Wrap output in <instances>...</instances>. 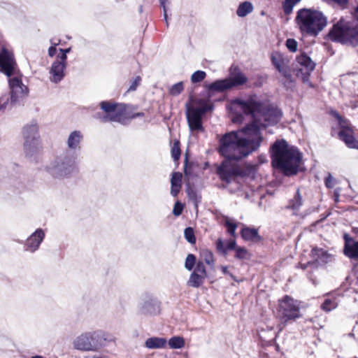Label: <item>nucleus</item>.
I'll return each instance as SVG.
<instances>
[{
	"instance_id": "f257e3e1",
	"label": "nucleus",
	"mask_w": 358,
	"mask_h": 358,
	"mask_svg": "<svg viewBox=\"0 0 358 358\" xmlns=\"http://www.w3.org/2000/svg\"><path fill=\"white\" fill-rule=\"evenodd\" d=\"M237 109L253 117L252 124L244 128L226 133L219 140L218 152L225 159L217 167V173L222 180L230 182L235 177H245L254 171L253 166L242 167L235 162L256 151L262 142V129L277 124L282 112L277 108H264L254 98L236 100Z\"/></svg>"
},
{
	"instance_id": "f03ea898",
	"label": "nucleus",
	"mask_w": 358,
	"mask_h": 358,
	"mask_svg": "<svg viewBox=\"0 0 358 358\" xmlns=\"http://www.w3.org/2000/svg\"><path fill=\"white\" fill-rule=\"evenodd\" d=\"M272 166L280 169L286 176L297 173L301 160L302 155L299 150L288 144L284 140H277L271 147Z\"/></svg>"
},
{
	"instance_id": "7ed1b4c3",
	"label": "nucleus",
	"mask_w": 358,
	"mask_h": 358,
	"mask_svg": "<svg viewBox=\"0 0 358 358\" xmlns=\"http://www.w3.org/2000/svg\"><path fill=\"white\" fill-rule=\"evenodd\" d=\"M296 23L303 35L315 37L327 24L324 15L317 10L301 8L296 13Z\"/></svg>"
},
{
	"instance_id": "20e7f679",
	"label": "nucleus",
	"mask_w": 358,
	"mask_h": 358,
	"mask_svg": "<svg viewBox=\"0 0 358 358\" xmlns=\"http://www.w3.org/2000/svg\"><path fill=\"white\" fill-rule=\"evenodd\" d=\"M115 338L110 334L96 330L87 331L77 336L73 341L74 349L83 352H98Z\"/></svg>"
},
{
	"instance_id": "39448f33",
	"label": "nucleus",
	"mask_w": 358,
	"mask_h": 358,
	"mask_svg": "<svg viewBox=\"0 0 358 358\" xmlns=\"http://www.w3.org/2000/svg\"><path fill=\"white\" fill-rule=\"evenodd\" d=\"M76 156L64 153L55 157L46 166V171L55 179L71 178L78 172Z\"/></svg>"
},
{
	"instance_id": "423d86ee",
	"label": "nucleus",
	"mask_w": 358,
	"mask_h": 358,
	"mask_svg": "<svg viewBox=\"0 0 358 358\" xmlns=\"http://www.w3.org/2000/svg\"><path fill=\"white\" fill-rule=\"evenodd\" d=\"M23 148L26 157L35 159L42 151L39 135V127L36 120H31L24 125L22 130Z\"/></svg>"
},
{
	"instance_id": "0eeeda50",
	"label": "nucleus",
	"mask_w": 358,
	"mask_h": 358,
	"mask_svg": "<svg viewBox=\"0 0 358 358\" xmlns=\"http://www.w3.org/2000/svg\"><path fill=\"white\" fill-rule=\"evenodd\" d=\"M213 106L210 101L206 99H196L193 105H186V117L189 129L192 132L203 131L202 117L208 111L211 110Z\"/></svg>"
},
{
	"instance_id": "6e6552de",
	"label": "nucleus",
	"mask_w": 358,
	"mask_h": 358,
	"mask_svg": "<svg viewBox=\"0 0 358 358\" xmlns=\"http://www.w3.org/2000/svg\"><path fill=\"white\" fill-rule=\"evenodd\" d=\"M17 66L15 72L8 77V85L10 90V98L2 102L3 108H12L20 105L29 94L28 87L22 81V75L17 72Z\"/></svg>"
},
{
	"instance_id": "1a4fd4ad",
	"label": "nucleus",
	"mask_w": 358,
	"mask_h": 358,
	"mask_svg": "<svg viewBox=\"0 0 358 358\" xmlns=\"http://www.w3.org/2000/svg\"><path fill=\"white\" fill-rule=\"evenodd\" d=\"M278 313L281 316L282 322L278 325V332L275 334L274 338H276L278 333L282 331L287 322L295 320L301 317L298 301L289 296H285L279 301Z\"/></svg>"
},
{
	"instance_id": "9d476101",
	"label": "nucleus",
	"mask_w": 358,
	"mask_h": 358,
	"mask_svg": "<svg viewBox=\"0 0 358 358\" xmlns=\"http://www.w3.org/2000/svg\"><path fill=\"white\" fill-rule=\"evenodd\" d=\"M329 36L332 41L356 46L358 45V24L351 27L339 22L334 26Z\"/></svg>"
},
{
	"instance_id": "9b49d317",
	"label": "nucleus",
	"mask_w": 358,
	"mask_h": 358,
	"mask_svg": "<svg viewBox=\"0 0 358 358\" xmlns=\"http://www.w3.org/2000/svg\"><path fill=\"white\" fill-rule=\"evenodd\" d=\"M100 107L105 115H98L97 117L102 122H117L124 123V113L127 110V105L103 101L100 103Z\"/></svg>"
},
{
	"instance_id": "f8f14e48",
	"label": "nucleus",
	"mask_w": 358,
	"mask_h": 358,
	"mask_svg": "<svg viewBox=\"0 0 358 358\" xmlns=\"http://www.w3.org/2000/svg\"><path fill=\"white\" fill-rule=\"evenodd\" d=\"M336 117L341 127V130L338 132L340 139L345 142L348 147L358 149V141L354 138L350 124L347 120L342 119L338 113L336 114Z\"/></svg>"
},
{
	"instance_id": "ddd939ff",
	"label": "nucleus",
	"mask_w": 358,
	"mask_h": 358,
	"mask_svg": "<svg viewBox=\"0 0 358 358\" xmlns=\"http://www.w3.org/2000/svg\"><path fill=\"white\" fill-rule=\"evenodd\" d=\"M16 62L13 53L2 48L0 52V71L4 73L7 77H10L15 72Z\"/></svg>"
},
{
	"instance_id": "4468645a",
	"label": "nucleus",
	"mask_w": 358,
	"mask_h": 358,
	"mask_svg": "<svg viewBox=\"0 0 358 358\" xmlns=\"http://www.w3.org/2000/svg\"><path fill=\"white\" fill-rule=\"evenodd\" d=\"M271 62L275 69L287 80L291 79L289 73V61L287 57L279 52H274L271 55Z\"/></svg>"
},
{
	"instance_id": "2eb2a0df",
	"label": "nucleus",
	"mask_w": 358,
	"mask_h": 358,
	"mask_svg": "<svg viewBox=\"0 0 358 358\" xmlns=\"http://www.w3.org/2000/svg\"><path fill=\"white\" fill-rule=\"evenodd\" d=\"M297 63L300 65L298 76L302 74V80L304 83L308 82V76L315 66V62L305 54H301L296 57Z\"/></svg>"
},
{
	"instance_id": "dca6fc26",
	"label": "nucleus",
	"mask_w": 358,
	"mask_h": 358,
	"mask_svg": "<svg viewBox=\"0 0 358 358\" xmlns=\"http://www.w3.org/2000/svg\"><path fill=\"white\" fill-rule=\"evenodd\" d=\"M45 231L42 229H37L26 240L25 250L31 252L36 251L45 238Z\"/></svg>"
},
{
	"instance_id": "f3484780",
	"label": "nucleus",
	"mask_w": 358,
	"mask_h": 358,
	"mask_svg": "<svg viewBox=\"0 0 358 358\" xmlns=\"http://www.w3.org/2000/svg\"><path fill=\"white\" fill-rule=\"evenodd\" d=\"M66 66V62L57 58L52 64L49 71L50 81L55 83H59L65 76Z\"/></svg>"
},
{
	"instance_id": "a211bd4d",
	"label": "nucleus",
	"mask_w": 358,
	"mask_h": 358,
	"mask_svg": "<svg viewBox=\"0 0 358 358\" xmlns=\"http://www.w3.org/2000/svg\"><path fill=\"white\" fill-rule=\"evenodd\" d=\"M138 310L143 315H155L159 312V304L156 300L146 297L139 301Z\"/></svg>"
},
{
	"instance_id": "6ab92c4d",
	"label": "nucleus",
	"mask_w": 358,
	"mask_h": 358,
	"mask_svg": "<svg viewBox=\"0 0 358 358\" xmlns=\"http://www.w3.org/2000/svg\"><path fill=\"white\" fill-rule=\"evenodd\" d=\"M230 83H229V80H227V78L225 79L215 80L210 84H205L204 87L209 93L223 92L231 89Z\"/></svg>"
},
{
	"instance_id": "aec40b11",
	"label": "nucleus",
	"mask_w": 358,
	"mask_h": 358,
	"mask_svg": "<svg viewBox=\"0 0 358 358\" xmlns=\"http://www.w3.org/2000/svg\"><path fill=\"white\" fill-rule=\"evenodd\" d=\"M303 200L299 189H298L294 196L289 199L285 208L287 210H292L293 215H299L300 214V208L303 206Z\"/></svg>"
},
{
	"instance_id": "412c9836",
	"label": "nucleus",
	"mask_w": 358,
	"mask_h": 358,
	"mask_svg": "<svg viewBox=\"0 0 358 358\" xmlns=\"http://www.w3.org/2000/svg\"><path fill=\"white\" fill-rule=\"evenodd\" d=\"M83 138V134L80 131L75 130L71 132L66 141L67 147L70 150L73 151L80 150Z\"/></svg>"
},
{
	"instance_id": "4be33fe9",
	"label": "nucleus",
	"mask_w": 358,
	"mask_h": 358,
	"mask_svg": "<svg viewBox=\"0 0 358 358\" xmlns=\"http://www.w3.org/2000/svg\"><path fill=\"white\" fill-rule=\"evenodd\" d=\"M345 248L344 253L350 258H358V241H355L347 234L344 236Z\"/></svg>"
},
{
	"instance_id": "5701e85b",
	"label": "nucleus",
	"mask_w": 358,
	"mask_h": 358,
	"mask_svg": "<svg viewBox=\"0 0 358 358\" xmlns=\"http://www.w3.org/2000/svg\"><path fill=\"white\" fill-rule=\"evenodd\" d=\"M167 343L166 339L159 337H151L145 342V346L148 349L164 348Z\"/></svg>"
},
{
	"instance_id": "b1692460",
	"label": "nucleus",
	"mask_w": 358,
	"mask_h": 358,
	"mask_svg": "<svg viewBox=\"0 0 358 358\" xmlns=\"http://www.w3.org/2000/svg\"><path fill=\"white\" fill-rule=\"evenodd\" d=\"M241 234L242 238L245 241H256L261 239L257 229L255 228L243 227Z\"/></svg>"
},
{
	"instance_id": "393cba45",
	"label": "nucleus",
	"mask_w": 358,
	"mask_h": 358,
	"mask_svg": "<svg viewBox=\"0 0 358 358\" xmlns=\"http://www.w3.org/2000/svg\"><path fill=\"white\" fill-rule=\"evenodd\" d=\"M227 80H229V83H231L230 85L231 89L234 87L245 84L247 82L248 78L243 73L238 72L227 78Z\"/></svg>"
},
{
	"instance_id": "a878e982",
	"label": "nucleus",
	"mask_w": 358,
	"mask_h": 358,
	"mask_svg": "<svg viewBox=\"0 0 358 358\" xmlns=\"http://www.w3.org/2000/svg\"><path fill=\"white\" fill-rule=\"evenodd\" d=\"M253 10V6L249 1H244L241 3L236 10V14L239 17H245Z\"/></svg>"
},
{
	"instance_id": "bb28decb",
	"label": "nucleus",
	"mask_w": 358,
	"mask_h": 358,
	"mask_svg": "<svg viewBox=\"0 0 358 358\" xmlns=\"http://www.w3.org/2000/svg\"><path fill=\"white\" fill-rule=\"evenodd\" d=\"M205 278V277L192 272L187 282V285L192 287H199L203 284Z\"/></svg>"
},
{
	"instance_id": "cd10ccee",
	"label": "nucleus",
	"mask_w": 358,
	"mask_h": 358,
	"mask_svg": "<svg viewBox=\"0 0 358 358\" xmlns=\"http://www.w3.org/2000/svg\"><path fill=\"white\" fill-rule=\"evenodd\" d=\"M301 0H283L282 9L286 15H289L292 13L294 6Z\"/></svg>"
},
{
	"instance_id": "c85d7f7f",
	"label": "nucleus",
	"mask_w": 358,
	"mask_h": 358,
	"mask_svg": "<svg viewBox=\"0 0 358 358\" xmlns=\"http://www.w3.org/2000/svg\"><path fill=\"white\" fill-rule=\"evenodd\" d=\"M185 345V341L182 337L175 336L169 341V345L172 349L182 348Z\"/></svg>"
},
{
	"instance_id": "c756f323",
	"label": "nucleus",
	"mask_w": 358,
	"mask_h": 358,
	"mask_svg": "<svg viewBox=\"0 0 358 358\" xmlns=\"http://www.w3.org/2000/svg\"><path fill=\"white\" fill-rule=\"evenodd\" d=\"M235 257L241 260L248 259L250 255L245 248L237 247L235 250Z\"/></svg>"
},
{
	"instance_id": "7c9ffc66",
	"label": "nucleus",
	"mask_w": 358,
	"mask_h": 358,
	"mask_svg": "<svg viewBox=\"0 0 358 358\" xmlns=\"http://www.w3.org/2000/svg\"><path fill=\"white\" fill-rule=\"evenodd\" d=\"M337 303L335 300L327 299L324 300L321 307L323 310L329 312L335 309Z\"/></svg>"
},
{
	"instance_id": "2f4dec72",
	"label": "nucleus",
	"mask_w": 358,
	"mask_h": 358,
	"mask_svg": "<svg viewBox=\"0 0 358 358\" xmlns=\"http://www.w3.org/2000/svg\"><path fill=\"white\" fill-rule=\"evenodd\" d=\"M206 76V73L203 71H196L191 76V82L192 83H198L203 81Z\"/></svg>"
},
{
	"instance_id": "473e14b6",
	"label": "nucleus",
	"mask_w": 358,
	"mask_h": 358,
	"mask_svg": "<svg viewBox=\"0 0 358 358\" xmlns=\"http://www.w3.org/2000/svg\"><path fill=\"white\" fill-rule=\"evenodd\" d=\"M183 83L179 82L171 86V87L169 90V93L172 96H178L183 91Z\"/></svg>"
},
{
	"instance_id": "72a5a7b5",
	"label": "nucleus",
	"mask_w": 358,
	"mask_h": 358,
	"mask_svg": "<svg viewBox=\"0 0 358 358\" xmlns=\"http://www.w3.org/2000/svg\"><path fill=\"white\" fill-rule=\"evenodd\" d=\"M184 236L185 239L192 244L195 243L196 238L194 236V229L192 227H187L185 229Z\"/></svg>"
},
{
	"instance_id": "f704fd0d",
	"label": "nucleus",
	"mask_w": 358,
	"mask_h": 358,
	"mask_svg": "<svg viewBox=\"0 0 358 358\" xmlns=\"http://www.w3.org/2000/svg\"><path fill=\"white\" fill-rule=\"evenodd\" d=\"M144 115L143 113H131L129 111V106H127V110L124 113V123L126 124L127 121L129 120L134 119L138 117H143Z\"/></svg>"
},
{
	"instance_id": "c9c22d12",
	"label": "nucleus",
	"mask_w": 358,
	"mask_h": 358,
	"mask_svg": "<svg viewBox=\"0 0 358 358\" xmlns=\"http://www.w3.org/2000/svg\"><path fill=\"white\" fill-rule=\"evenodd\" d=\"M171 156L174 161H178L180 156V143L175 141L171 148Z\"/></svg>"
},
{
	"instance_id": "e433bc0d",
	"label": "nucleus",
	"mask_w": 358,
	"mask_h": 358,
	"mask_svg": "<svg viewBox=\"0 0 358 358\" xmlns=\"http://www.w3.org/2000/svg\"><path fill=\"white\" fill-rule=\"evenodd\" d=\"M196 263V257L192 254H189L185 259V267L188 271L192 270Z\"/></svg>"
},
{
	"instance_id": "4c0bfd02",
	"label": "nucleus",
	"mask_w": 358,
	"mask_h": 358,
	"mask_svg": "<svg viewBox=\"0 0 358 358\" xmlns=\"http://www.w3.org/2000/svg\"><path fill=\"white\" fill-rule=\"evenodd\" d=\"M225 226L227 228V231L233 236H235V232L236 229V224L231 221L229 217H226L225 219Z\"/></svg>"
},
{
	"instance_id": "58836bf2",
	"label": "nucleus",
	"mask_w": 358,
	"mask_h": 358,
	"mask_svg": "<svg viewBox=\"0 0 358 358\" xmlns=\"http://www.w3.org/2000/svg\"><path fill=\"white\" fill-rule=\"evenodd\" d=\"M202 257L206 264L211 266L214 264L213 255L211 252L208 250L203 251Z\"/></svg>"
},
{
	"instance_id": "ea45409f",
	"label": "nucleus",
	"mask_w": 358,
	"mask_h": 358,
	"mask_svg": "<svg viewBox=\"0 0 358 358\" xmlns=\"http://www.w3.org/2000/svg\"><path fill=\"white\" fill-rule=\"evenodd\" d=\"M297 46L298 43L295 39L288 38L286 41V47L292 52H295L297 50Z\"/></svg>"
},
{
	"instance_id": "a19ab883",
	"label": "nucleus",
	"mask_w": 358,
	"mask_h": 358,
	"mask_svg": "<svg viewBox=\"0 0 358 358\" xmlns=\"http://www.w3.org/2000/svg\"><path fill=\"white\" fill-rule=\"evenodd\" d=\"M193 272L206 278L205 266L202 262H199L196 264L195 270Z\"/></svg>"
},
{
	"instance_id": "79ce46f5",
	"label": "nucleus",
	"mask_w": 358,
	"mask_h": 358,
	"mask_svg": "<svg viewBox=\"0 0 358 358\" xmlns=\"http://www.w3.org/2000/svg\"><path fill=\"white\" fill-rule=\"evenodd\" d=\"M182 174L179 172H174L171 179V185H182Z\"/></svg>"
},
{
	"instance_id": "37998d69",
	"label": "nucleus",
	"mask_w": 358,
	"mask_h": 358,
	"mask_svg": "<svg viewBox=\"0 0 358 358\" xmlns=\"http://www.w3.org/2000/svg\"><path fill=\"white\" fill-rule=\"evenodd\" d=\"M141 82V78L139 76H136L131 83V85L128 89V91H135L138 86L140 85Z\"/></svg>"
},
{
	"instance_id": "c03bdc74",
	"label": "nucleus",
	"mask_w": 358,
	"mask_h": 358,
	"mask_svg": "<svg viewBox=\"0 0 358 358\" xmlns=\"http://www.w3.org/2000/svg\"><path fill=\"white\" fill-rule=\"evenodd\" d=\"M182 209H183L182 204L179 201L176 202L173 209V215L176 216H179L180 215H181V213L182 212Z\"/></svg>"
},
{
	"instance_id": "a18cd8bd",
	"label": "nucleus",
	"mask_w": 358,
	"mask_h": 358,
	"mask_svg": "<svg viewBox=\"0 0 358 358\" xmlns=\"http://www.w3.org/2000/svg\"><path fill=\"white\" fill-rule=\"evenodd\" d=\"M59 51L60 53H59V55H57V58L66 62V59H67L66 54L70 52L71 48H66V49L59 48Z\"/></svg>"
},
{
	"instance_id": "49530a36",
	"label": "nucleus",
	"mask_w": 358,
	"mask_h": 358,
	"mask_svg": "<svg viewBox=\"0 0 358 358\" xmlns=\"http://www.w3.org/2000/svg\"><path fill=\"white\" fill-rule=\"evenodd\" d=\"M216 247L219 252H222L224 255L227 254V249L224 246L223 242L222 239H218L216 242Z\"/></svg>"
},
{
	"instance_id": "de8ad7c7",
	"label": "nucleus",
	"mask_w": 358,
	"mask_h": 358,
	"mask_svg": "<svg viewBox=\"0 0 358 358\" xmlns=\"http://www.w3.org/2000/svg\"><path fill=\"white\" fill-rule=\"evenodd\" d=\"M182 185H171V194L173 196H176L181 189Z\"/></svg>"
},
{
	"instance_id": "09e8293b",
	"label": "nucleus",
	"mask_w": 358,
	"mask_h": 358,
	"mask_svg": "<svg viewBox=\"0 0 358 358\" xmlns=\"http://www.w3.org/2000/svg\"><path fill=\"white\" fill-rule=\"evenodd\" d=\"M325 185L328 188H332L334 186V179L330 173L325 180Z\"/></svg>"
},
{
	"instance_id": "8fccbe9b",
	"label": "nucleus",
	"mask_w": 358,
	"mask_h": 358,
	"mask_svg": "<svg viewBox=\"0 0 358 358\" xmlns=\"http://www.w3.org/2000/svg\"><path fill=\"white\" fill-rule=\"evenodd\" d=\"M226 249H227V252H228V250H236V248H237L236 245V241H229L227 245L225 246Z\"/></svg>"
},
{
	"instance_id": "3c124183",
	"label": "nucleus",
	"mask_w": 358,
	"mask_h": 358,
	"mask_svg": "<svg viewBox=\"0 0 358 358\" xmlns=\"http://www.w3.org/2000/svg\"><path fill=\"white\" fill-rule=\"evenodd\" d=\"M168 1V0H159V3L161 6L163 8L164 10V18L166 19V3Z\"/></svg>"
},
{
	"instance_id": "603ef678",
	"label": "nucleus",
	"mask_w": 358,
	"mask_h": 358,
	"mask_svg": "<svg viewBox=\"0 0 358 358\" xmlns=\"http://www.w3.org/2000/svg\"><path fill=\"white\" fill-rule=\"evenodd\" d=\"M56 52H57V48H55V46H50L48 48V55L50 57H54L56 54Z\"/></svg>"
},
{
	"instance_id": "864d4df0",
	"label": "nucleus",
	"mask_w": 358,
	"mask_h": 358,
	"mask_svg": "<svg viewBox=\"0 0 358 358\" xmlns=\"http://www.w3.org/2000/svg\"><path fill=\"white\" fill-rule=\"evenodd\" d=\"M232 121L234 123L241 122L242 121V116L241 115H236L235 117H232Z\"/></svg>"
},
{
	"instance_id": "5fc2aeb1",
	"label": "nucleus",
	"mask_w": 358,
	"mask_h": 358,
	"mask_svg": "<svg viewBox=\"0 0 358 358\" xmlns=\"http://www.w3.org/2000/svg\"><path fill=\"white\" fill-rule=\"evenodd\" d=\"M50 43L52 44L51 46H55V48H57V46L60 43V40L59 39H51Z\"/></svg>"
},
{
	"instance_id": "6e6d98bb",
	"label": "nucleus",
	"mask_w": 358,
	"mask_h": 358,
	"mask_svg": "<svg viewBox=\"0 0 358 358\" xmlns=\"http://www.w3.org/2000/svg\"><path fill=\"white\" fill-rule=\"evenodd\" d=\"M331 1L334 2H336L340 5L345 4L348 2V0H331Z\"/></svg>"
},
{
	"instance_id": "4d7b16f0",
	"label": "nucleus",
	"mask_w": 358,
	"mask_h": 358,
	"mask_svg": "<svg viewBox=\"0 0 358 358\" xmlns=\"http://www.w3.org/2000/svg\"><path fill=\"white\" fill-rule=\"evenodd\" d=\"M221 270L224 274H229L228 268L227 266H221Z\"/></svg>"
},
{
	"instance_id": "13d9d810",
	"label": "nucleus",
	"mask_w": 358,
	"mask_h": 358,
	"mask_svg": "<svg viewBox=\"0 0 358 358\" xmlns=\"http://www.w3.org/2000/svg\"><path fill=\"white\" fill-rule=\"evenodd\" d=\"M355 17L358 20V6L355 8V13H354Z\"/></svg>"
},
{
	"instance_id": "bf43d9fd",
	"label": "nucleus",
	"mask_w": 358,
	"mask_h": 358,
	"mask_svg": "<svg viewBox=\"0 0 358 358\" xmlns=\"http://www.w3.org/2000/svg\"><path fill=\"white\" fill-rule=\"evenodd\" d=\"M164 20H165V22H166V27H169V24L168 15H167V14H166V18H164Z\"/></svg>"
},
{
	"instance_id": "052dcab7",
	"label": "nucleus",
	"mask_w": 358,
	"mask_h": 358,
	"mask_svg": "<svg viewBox=\"0 0 358 358\" xmlns=\"http://www.w3.org/2000/svg\"><path fill=\"white\" fill-rule=\"evenodd\" d=\"M31 358H43V357L41 355H36V356L31 357Z\"/></svg>"
},
{
	"instance_id": "680f3d73",
	"label": "nucleus",
	"mask_w": 358,
	"mask_h": 358,
	"mask_svg": "<svg viewBox=\"0 0 358 358\" xmlns=\"http://www.w3.org/2000/svg\"><path fill=\"white\" fill-rule=\"evenodd\" d=\"M6 108H3V107L2 106V103H0V110H1V109H6Z\"/></svg>"
},
{
	"instance_id": "e2e57ef3",
	"label": "nucleus",
	"mask_w": 358,
	"mask_h": 358,
	"mask_svg": "<svg viewBox=\"0 0 358 358\" xmlns=\"http://www.w3.org/2000/svg\"><path fill=\"white\" fill-rule=\"evenodd\" d=\"M307 267V265L306 264H303L302 265V268L303 269H306V268Z\"/></svg>"
},
{
	"instance_id": "0e129e2a",
	"label": "nucleus",
	"mask_w": 358,
	"mask_h": 358,
	"mask_svg": "<svg viewBox=\"0 0 358 358\" xmlns=\"http://www.w3.org/2000/svg\"><path fill=\"white\" fill-rule=\"evenodd\" d=\"M185 174H187L186 167L185 168Z\"/></svg>"
},
{
	"instance_id": "69168bd1",
	"label": "nucleus",
	"mask_w": 358,
	"mask_h": 358,
	"mask_svg": "<svg viewBox=\"0 0 358 358\" xmlns=\"http://www.w3.org/2000/svg\"><path fill=\"white\" fill-rule=\"evenodd\" d=\"M354 358H357V357H355Z\"/></svg>"
},
{
	"instance_id": "338daca9",
	"label": "nucleus",
	"mask_w": 358,
	"mask_h": 358,
	"mask_svg": "<svg viewBox=\"0 0 358 358\" xmlns=\"http://www.w3.org/2000/svg\"><path fill=\"white\" fill-rule=\"evenodd\" d=\"M357 282H358V278H357Z\"/></svg>"
}]
</instances>
